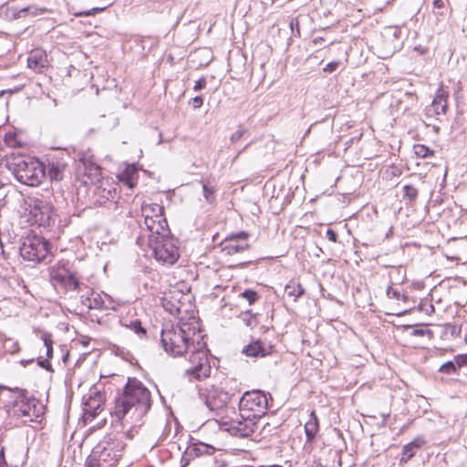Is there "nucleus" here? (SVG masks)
I'll use <instances>...</instances> for the list:
<instances>
[{
  "instance_id": "f257e3e1",
  "label": "nucleus",
  "mask_w": 467,
  "mask_h": 467,
  "mask_svg": "<svg viewBox=\"0 0 467 467\" xmlns=\"http://www.w3.org/2000/svg\"><path fill=\"white\" fill-rule=\"evenodd\" d=\"M203 336L198 320L194 317L187 320L180 318L176 325H166L161 335L164 350L174 357L191 353L192 367L186 370L190 379H202L209 377L211 366L208 359Z\"/></svg>"
},
{
  "instance_id": "f03ea898",
  "label": "nucleus",
  "mask_w": 467,
  "mask_h": 467,
  "mask_svg": "<svg viewBox=\"0 0 467 467\" xmlns=\"http://www.w3.org/2000/svg\"><path fill=\"white\" fill-rule=\"evenodd\" d=\"M150 390L137 379H129L123 391L115 400L112 417L123 424L141 425L151 407Z\"/></svg>"
},
{
  "instance_id": "7ed1b4c3",
  "label": "nucleus",
  "mask_w": 467,
  "mask_h": 467,
  "mask_svg": "<svg viewBox=\"0 0 467 467\" xmlns=\"http://www.w3.org/2000/svg\"><path fill=\"white\" fill-rule=\"evenodd\" d=\"M148 245L155 259L162 265H171L179 259L177 241L170 235V229L160 232V234H149Z\"/></svg>"
},
{
  "instance_id": "20e7f679",
  "label": "nucleus",
  "mask_w": 467,
  "mask_h": 467,
  "mask_svg": "<svg viewBox=\"0 0 467 467\" xmlns=\"http://www.w3.org/2000/svg\"><path fill=\"white\" fill-rule=\"evenodd\" d=\"M8 413L12 417L22 419L24 422L37 421L41 414L37 401L29 398L26 391H18L14 394Z\"/></svg>"
},
{
  "instance_id": "39448f33",
  "label": "nucleus",
  "mask_w": 467,
  "mask_h": 467,
  "mask_svg": "<svg viewBox=\"0 0 467 467\" xmlns=\"http://www.w3.org/2000/svg\"><path fill=\"white\" fill-rule=\"evenodd\" d=\"M14 173L21 183L28 186H38L46 174L43 163L33 158L18 160Z\"/></svg>"
},
{
  "instance_id": "423d86ee",
  "label": "nucleus",
  "mask_w": 467,
  "mask_h": 467,
  "mask_svg": "<svg viewBox=\"0 0 467 467\" xmlns=\"http://www.w3.org/2000/svg\"><path fill=\"white\" fill-rule=\"evenodd\" d=\"M28 220L38 226H47L54 216V208L51 202L43 197H29L26 201Z\"/></svg>"
},
{
  "instance_id": "0eeeda50",
  "label": "nucleus",
  "mask_w": 467,
  "mask_h": 467,
  "mask_svg": "<svg viewBox=\"0 0 467 467\" xmlns=\"http://www.w3.org/2000/svg\"><path fill=\"white\" fill-rule=\"evenodd\" d=\"M19 250L25 260L40 263L47 256L50 244L44 237L28 234L23 238Z\"/></svg>"
},
{
  "instance_id": "6e6552de",
  "label": "nucleus",
  "mask_w": 467,
  "mask_h": 467,
  "mask_svg": "<svg viewBox=\"0 0 467 467\" xmlns=\"http://www.w3.org/2000/svg\"><path fill=\"white\" fill-rule=\"evenodd\" d=\"M240 411L256 420L266 413L268 399L261 390L246 391L239 400Z\"/></svg>"
},
{
  "instance_id": "1a4fd4ad",
  "label": "nucleus",
  "mask_w": 467,
  "mask_h": 467,
  "mask_svg": "<svg viewBox=\"0 0 467 467\" xmlns=\"http://www.w3.org/2000/svg\"><path fill=\"white\" fill-rule=\"evenodd\" d=\"M124 443L121 441L106 437L92 451V455L99 462L108 464L109 467L114 466L120 457L124 449Z\"/></svg>"
},
{
  "instance_id": "9d476101",
  "label": "nucleus",
  "mask_w": 467,
  "mask_h": 467,
  "mask_svg": "<svg viewBox=\"0 0 467 467\" xmlns=\"http://www.w3.org/2000/svg\"><path fill=\"white\" fill-rule=\"evenodd\" d=\"M141 213L144 217V224L149 231V234H160V232H167L168 223L164 217V209L157 203H143L141 205Z\"/></svg>"
},
{
  "instance_id": "9b49d317",
  "label": "nucleus",
  "mask_w": 467,
  "mask_h": 467,
  "mask_svg": "<svg viewBox=\"0 0 467 467\" xmlns=\"http://www.w3.org/2000/svg\"><path fill=\"white\" fill-rule=\"evenodd\" d=\"M206 407L216 416H221L228 410L232 396L222 388L212 386L201 392Z\"/></svg>"
},
{
  "instance_id": "f8f14e48",
  "label": "nucleus",
  "mask_w": 467,
  "mask_h": 467,
  "mask_svg": "<svg viewBox=\"0 0 467 467\" xmlns=\"http://www.w3.org/2000/svg\"><path fill=\"white\" fill-rule=\"evenodd\" d=\"M50 281L57 287L66 291L80 290L81 284L77 275L65 267H53L50 270Z\"/></svg>"
},
{
  "instance_id": "ddd939ff",
  "label": "nucleus",
  "mask_w": 467,
  "mask_h": 467,
  "mask_svg": "<svg viewBox=\"0 0 467 467\" xmlns=\"http://www.w3.org/2000/svg\"><path fill=\"white\" fill-rule=\"evenodd\" d=\"M105 403V395L97 388L89 390L87 396H84L83 419L85 421H91L100 411L103 410Z\"/></svg>"
},
{
  "instance_id": "4468645a",
  "label": "nucleus",
  "mask_w": 467,
  "mask_h": 467,
  "mask_svg": "<svg viewBox=\"0 0 467 467\" xmlns=\"http://www.w3.org/2000/svg\"><path fill=\"white\" fill-rule=\"evenodd\" d=\"M240 418L231 420L227 431L234 436L248 437L252 435L255 429V420L250 416L241 413Z\"/></svg>"
},
{
  "instance_id": "2eb2a0df",
  "label": "nucleus",
  "mask_w": 467,
  "mask_h": 467,
  "mask_svg": "<svg viewBox=\"0 0 467 467\" xmlns=\"http://www.w3.org/2000/svg\"><path fill=\"white\" fill-rule=\"evenodd\" d=\"M448 98L449 92L441 86L436 91L431 105L427 109V114L434 117L446 114L448 109Z\"/></svg>"
},
{
  "instance_id": "dca6fc26",
  "label": "nucleus",
  "mask_w": 467,
  "mask_h": 467,
  "mask_svg": "<svg viewBox=\"0 0 467 467\" xmlns=\"http://www.w3.org/2000/svg\"><path fill=\"white\" fill-rule=\"evenodd\" d=\"M50 10L47 7H36V6H27L24 8H16V7H8L5 10V16L11 19H17L21 17H26L30 15L32 16H37L41 15L49 14Z\"/></svg>"
},
{
  "instance_id": "f3484780",
  "label": "nucleus",
  "mask_w": 467,
  "mask_h": 467,
  "mask_svg": "<svg viewBox=\"0 0 467 467\" xmlns=\"http://www.w3.org/2000/svg\"><path fill=\"white\" fill-rule=\"evenodd\" d=\"M27 66L36 72H41L47 67L48 60L46 51L42 48L33 49L27 57Z\"/></svg>"
},
{
  "instance_id": "a211bd4d",
  "label": "nucleus",
  "mask_w": 467,
  "mask_h": 467,
  "mask_svg": "<svg viewBox=\"0 0 467 467\" xmlns=\"http://www.w3.org/2000/svg\"><path fill=\"white\" fill-rule=\"evenodd\" d=\"M87 290L80 296L81 303L88 309H100L103 307L104 300L100 293L92 288L86 287Z\"/></svg>"
},
{
  "instance_id": "6ab92c4d",
  "label": "nucleus",
  "mask_w": 467,
  "mask_h": 467,
  "mask_svg": "<svg viewBox=\"0 0 467 467\" xmlns=\"http://www.w3.org/2000/svg\"><path fill=\"white\" fill-rule=\"evenodd\" d=\"M67 164L58 160H54L47 164V176L51 181L59 182L63 179Z\"/></svg>"
},
{
  "instance_id": "aec40b11",
  "label": "nucleus",
  "mask_w": 467,
  "mask_h": 467,
  "mask_svg": "<svg viewBox=\"0 0 467 467\" xmlns=\"http://www.w3.org/2000/svg\"><path fill=\"white\" fill-rule=\"evenodd\" d=\"M318 420L314 411L309 415V420L305 424V432L307 441H312L318 431Z\"/></svg>"
},
{
  "instance_id": "412c9836",
  "label": "nucleus",
  "mask_w": 467,
  "mask_h": 467,
  "mask_svg": "<svg viewBox=\"0 0 467 467\" xmlns=\"http://www.w3.org/2000/svg\"><path fill=\"white\" fill-rule=\"evenodd\" d=\"M424 440L419 437L405 445L402 451L401 461H408L413 457L417 450H419L424 444Z\"/></svg>"
},
{
  "instance_id": "4be33fe9",
  "label": "nucleus",
  "mask_w": 467,
  "mask_h": 467,
  "mask_svg": "<svg viewBox=\"0 0 467 467\" xmlns=\"http://www.w3.org/2000/svg\"><path fill=\"white\" fill-rule=\"evenodd\" d=\"M243 353L249 357L258 358L266 356L269 354V351L263 347V344L260 341H254L246 346L244 348Z\"/></svg>"
},
{
  "instance_id": "5701e85b",
  "label": "nucleus",
  "mask_w": 467,
  "mask_h": 467,
  "mask_svg": "<svg viewBox=\"0 0 467 467\" xmlns=\"http://www.w3.org/2000/svg\"><path fill=\"white\" fill-rule=\"evenodd\" d=\"M305 290L302 287L301 284L291 280L285 287V294L288 297H292L293 301H296V299L304 294Z\"/></svg>"
},
{
  "instance_id": "b1692460",
  "label": "nucleus",
  "mask_w": 467,
  "mask_h": 467,
  "mask_svg": "<svg viewBox=\"0 0 467 467\" xmlns=\"http://www.w3.org/2000/svg\"><path fill=\"white\" fill-rule=\"evenodd\" d=\"M236 241H226L223 250L229 255L242 253L248 249L249 245L235 244Z\"/></svg>"
},
{
  "instance_id": "393cba45",
  "label": "nucleus",
  "mask_w": 467,
  "mask_h": 467,
  "mask_svg": "<svg viewBox=\"0 0 467 467\" xmlns=\"http://www.w3.org/2000/svg\"><path fill=\"white\" fill-rule=\"evenodd\" d=\"M413 150L415 155L420 159L432 157L434 155V151L423 144L414 145Z\"/></svg>"
},
{
  "instance_id": "a878e982",
  "label": "nucleus",
  "mask_w": 467,
  "mask_h": 467,
  "mask_svg": "<svg viewBox=\"0 0 467 467\" xmlns=\"http://www.w3.org/2000/svg\"><path fill=\"white\" fill-rule=\"evenodd\" d=\"M192 450L195 452V455L197 456L202 454L211 455L215 451V449L213 446L202 442L193 444Z\"/></svg>"
},
{
  "instance_id": "bb28decb",
  "label": "nucleus",
  "mask_w": 467,
  "mask_h": 467,
  "mask_svg": "<svg viewBox=\"0 0 467 467\" xmlns=\"http://www.w3.org/2000/svg\"><path fill=\"white\" fill-rule=\"evenodd\" d=\"M447 0H433V12L437 17H444L446 16Z\"/></svg>"
},
{
  "instance_id": "cd10ccee",
  "label": "nucleus",
  "mask_w": 467,
  "mask_h": 467,
  "mask_svg": "<svg viewBox=\"0 0 467 467\" xmlns=\"http://www.w3.org/2000/svg\"><path fill=\"white\" fill-rule=\"evenodd\" d=\"M202 183L203 197H204L205 201L208 203H213L215 201V196H214L215 189L213 186H209V184L206 182H202Z\"/></svg>"
},
{
  "instance_id": "c85d7f7f",
  "label": "nucleus",
  "mask_w": 467,
  "mask_h": 467,
  "mask_svg": "<svg viewBox=\"0 0 467 467\" xmlns=\"http://www.w3.org/2000/svg\"><path fill=\"white\" fill-rule=\"evenodd\" d=\"M41 339L43 340L44 346L47 348V358H51L53 355V340L51 334L47 332L42 333Z\"/></svg>"
},
{
  "instance_id": "c756f323",
  "label": "nucleus",
  "mask_w": 467,
  "mask_h": 467,
  "mask_svg": "<svg viewBox=\"0 0 467 467\" xmlns=\"http://www.w3.org/2000/svg\"><path fill=\"white\" fill-rule=\"evenodd\" d=\"M418 189L411 184L404 185L403 187V197L408 199L410 202H413L418 197Z\"/></svg>"
},
{
  "instance_id": "7c9ffc66",
  "label": "nucleus",
  "mask_w": 467,
  "mask_h": 467,
  "mask_svg": "<svg viewBox=\"0 0 467 467\" xmlns=\"http://www.w3.org/2000/svg\"><path fill=\"white\" fill-rule=\"evenodd\" d=\"M125 327L130 328L138 335H145L146 331L141 327V323L139 319H135L130 322V324H124Z\"/></svg>"
},
{
  "instance_id": "2f4dec72",
  "label": "nucleus",
  "mask_w": 467,
  "mask_h": 467,
  "mask_svg": "<svg viewBox=\"0 0 467 467\" xmlns=\"http://www.w3.org/2000/svg\"><path fill=\"white\" fill-rule=\"evenodd\" d=\"M457 368L456 361H448L440 367L439 371L445 374H451L456 372Z\"/></svg>"
},
{
  "instance_id": "473e14b6",
  "label": "nucleus",
  "mask_w": 467,
  "mask_h": 467,
  "mask_svg": "<svg viewBox=\"0 0 467 467\" xmlns=\"http://www.w3.org/2000/svg\"><path fill=\"white\" fill-rule=\"evenodd\" d=\"M408 329H411L410 332V336L413 337H424L428 336L430 338L432 337V332L427 328H411L410 327H407Z\"/></svg>"
},
{
  "instance_id": "72a5a7b5",
  "label": "nucleus",
  "mask_w": 467,
  "mask_h": 467,
  "mask_svg": "<svg viewBox=\"0 0 467 467\" xmlns=\"http://www.w3.org/2000/svg\"><path fill=\"white\" fill-rule=\"evenodd\" d=\"M86 174L91 177L92 181H97L100 176V168L98 165L92 164L87 168Z\"/></svg>"
},
{
  "instance_id": "f704fd0d",
  "label": "nucleus",
  "mask_w": 467,
  "mask_h": 467,
  "mask_svg": "<svg viewBox=\"0 0 467 467\" xmlns=\"http://www.w3.org/2000/svg\"><path fill=\"white\" fill-rule=\"evenodd\" d=\"M240 296L245 300H247L249 305L254 304L259 298V296L257 295L256 292L248 289L244 291Z\"/></svg>"
},
{
  "instance_id": "c9c22d12",
  "label": "nucleus",
  "mask_w": 467,
  "mask_h": 467,
  "mask_svg": "<svg viewBox=\"0 0 467 467\" xmlns=\"http://www.w3.org/2000/svg\"><path fill=\"white\" fill-rule=\"evenodd\" d=\"M246 130L244 129H238L234 133H233L230 137V140L232 143H236L239 141L244 135L245 134Z\"/></svg>"
},
{
  "instance_id": "e433bc0d",
  "label": "nucleus",
  "mask_w": 467,
  "mask_h": 467,
  "mask_svg": "<svg viewBox=\"0 0 467 467\" xmlns=\"http://www.w3.org/2000/svg\"><path fill=\"white\" fill-rule=\"evenodd\" d=\"M249 234L246 232H240L238 234H234L230 235L228 238L225 239V241H237V240H246L248 238Z\"/></svg>"
},
{
  "instance_id": "4c0bfd02",
  "label": "nucleus",
  "mask_w": 467,
  "mask_h": 467,
  "mask_svg": "<svg viewBox=\"0 0 467 467\" xmlns=\"http://www.w3.org/2000/svg\"><path fill=\"white\" fill-rule=\"evenodd\" d=\"M340 62L339 61H332L327 64V66L323 68L324 72L332 73L337 70Z\"/></svg>"
},
{
  "instance_id": "58836bf2",
  "label": "nucleus",
  "mask_w": 467,
  "mask_h": 467,
  "mask_svg": "<svg viewBox=\"0 0 467 467\" xmlns=\"http://www.w3.org/2000/svg\"><path fill=\"white\" fill-rule=\"evenodd\" d=\"M206 87V78L204 77L199 78L197 81H195V84L193 86L194 91H199L203 89Z\"/></svg>"
},
{
  "instance_id": "ea45409f",
  "label": "nucleus",
  "mask_w": 467,
  "mask_h": 467,
  "mask_svg": "<svg viewBox=\"0 0 467 467\" xmlns=\"http://www.w3.org/2000/svg\"><path fill=\"white\" fill-rule=\"evenodd\" d=\"M456 364L458 368H461L462 366H467V353L459 355L455 358Z\"/></svg>"
},
{
  "instance_id": "a19ab883",
  "label": "nucleus",
  "mask_w": 467,
  "mask_h": 467,
  "mask_svg": "<svg viewBox=\"0 0 467 467\" xmlns=\"http://www.w3.org/2000/svg\"><path fill=\"white\" fill-rule=\"evenodd\" d=\"M203 99L201 96H196L192 99V107L194 109H199L202 106Z\"/></svg>"
},
{
  "instance_id": "79ce46f5",
  "label": "nucleus",
  "mask_w": 467,
  "mask_h": 467,
  "mask_svg": "<svg viewBox=\"0 0 467 467\" xmlns=\"http://www.w3.org/2000/svg\"><path fill=\"white\" fill-rule=\"evenodd\" d=\"M326 236L327 238L333 242V243H336L337 242V234L332 230V229H327V232H326Z\"/></svg>"
},
{
  "instance_id": "37998d69",
  "label": "nucleus",
  "mask_w": 467,
  "mask_h": 467,
  "mask_svg": "<svg viewBox=\"0 0 467 467\" xmlns=\"http://www.w3.org/2000/svg\"><path fill=\"white\" fill-rule=\"evenodd\" d=\"M116 195V189L112 188L107 191V195H103L107 200H113Z\"/></svg>"
},
{
  "instance_id": "c03bdc74",
  "label": "nucleus",
  "mask_w": 467,
  "mask_h": 467,
  "mask_svg": "<svg viewBox=\"0 0 467 467\" xmlns=\"http://www.w3.org/2000/svg\"><path fill=\"white\" fill-rule=\"evenodd\" d=\"M387 33L389 35L392 36L393 37L397 38V37H399L400 31L398 28L394 27V28L388 29Z\"/></svg>"
},
{
  "instance_id": "a18cd8bd",
  "label": "nucleus",
  "mask_w": 467,
  "mask_h": 467,
  "mask_svg": "<svg viewBox=\"0 0 467 467\" xmlns=\"http://www.w3.org/2000/svg\"><path fill=\"white\" fill-rule=\"evenodd\" d=\"M38 364L40 367L45 368L47 369H48L51 367V364L48 359H46V360L38 359Z\"/></svg>"
},
{
  "instance_id": "49530a36",
  "label": "nucleus",
  "mask_w": 467,
  "mask_h": 467,
  "mask_svg": "<svg viewBox=\"0 0 467 467\" xmlns=\"http://www.w3.org/2000/svg\"><path fill=\"white\" fill-rule=\"evenodd\" d=\"M0 467H8L4 456V449L0 452Z\"/></svg>"
},
{
  "instance_id": "de8ad7c7",
  "label": "nucleus",
  "mask_w": 467,
  "mask_h": 467,
  "mask_svg": "<svg viewBox=\"0 0 467 467\" xmlns=\"http://www.w3.org/2000/svg\"><path fill=\"white\" fill-rule=\"evenodd\" d=\"M324 41V39L322 37H316L313 39L312 43L315 45V46H319L322 44V42Z\"/></svg>"
},
{
  "instance_id": "09e8293b",
  "label": "nucleus",
  "mask_w": 467,
  "mask_h": 467,
  "mask_svg": "<svg viewBox=\"0 0 467 467\" xmlns=\"http://www.w3.org/2000/svg\"><path fill=\"white\" fill-rule=\"evenodd\" d=\"M433 311H434V307H433V306H432V305H430V306H428V308L426 309V312H427L428 314H431V313H432Z\"/></svg>"
},
{
  "instance_id": "8fccbe9b",
  "label": "nucleus",
  "mask_w": 467,
  "mask_h": 467,
  "mask_svg": "<svg viewBox=\"0 0 467 467\" xmlns=\"http://www.w3.org/2000/svg\"><path fill=\"white\" fill-rule=\"evenodd\" d=\"M259 467H282L281 465L274 464V465H262Z\"/></svg>"
},
{
  "instance_id": "3c124183",
  "label": "nucleus",
  "mask_w": 467,
  "mask_h": 467,
  "mask_svg": "<svg viewBox=\"0 0 467 467\" xmlns=\"http://www.w3.org/2000/svg\"><path fill=\"white\" fill-rule=\"evenodd\" d=\"M127 184H128L129 188H132L133 187V183L131 182V180H128L127 181Z\"/></svg>"
},
{
  "instance_id": "603ef678",
  "label": "nucleus",
  "mask_w": 467,
  "mask_h": 467,
  "mask_svg": "<svg viewBox=\"0 0 467 467\" xmlns=\"http://www.w3.org/2000/svg\"><path fill=\"white\" fill-rule=\"evenodd\" d=\"M405 96H407L408 98H411V99L414 98V95L411 93H406Z\"/></svg>"
},
{
  "instance_id": "864d4df0",
  "label": "nucleus",
  "mask_w": 467,
  "mask_h": 467,
  "mask_svg": "<svg viewBox=\"0 0 467 467\" xmlns=\"http://www.w3.org/2000/svg\"><path fill=\"white\" fill-rule=\"evenodd\" d=\"M393 296H395V297H397V298H398V297H399V293H398V292H396V291H394V292H393Z\"/></svg>"
},
{
  "instance_id": "5fc2aeb1",
  "label": "nucleus",
  "mask_w": 467,
  "mask_h": 467,
  "mask_svg": "<svg viewBox=\"0 0 467 467\" xmlns=\"http://www.w3.org/2000/svg\"><path fill=\"white\" fill-rule=\"evenodd\" d=\"M173 307H174V309H175L176 311H180L179 306H173Z\"/></svg>"
},
{
  "instance_id": "6e6d98bb",
  "label": "nucleus",
  "mask_w": 467,
  "mask_h": 467,
  "mask_svg": "<svg viewBox=\"0 0 467 467\" xmlns=\"http://www.w3.org/2000/svg\"><path fill=\"white\" fill-rule=\"evenodd\" d=\"M85 15H86V16H89V15H91V12H90V11H88V12H87Z\"/></svg>"
},
{
  "instance_id": "4d7b16f0",
  "label": "nucleus",
  "mask_w": 467,
  "mask_h": 467,
  "mask_svg": "<svg viewBox=\"0 0 467 467\" xmlns=\"http://www.w3.org/2000/svg\"><path fill=\"white\" fill-rule=\"evenodd\" d=\"M464 242L467 244V239H464Z\"/></svg>"
},
{
  "instance_id": "13d9d810",
  "label": "nucleus",
  "mask_w": 467,
  "mask_h": 467,
  "mask_svg": "<svg viewBox=\"0 0 467 467\" xmlns=\"http://www.w3.org/2000/svg\"><path fill=\"white\" fill-rule=\"evenodd\" d=\"M465 21H466V23H467V16H466Z\"/></svg>"
}]
</instances>
